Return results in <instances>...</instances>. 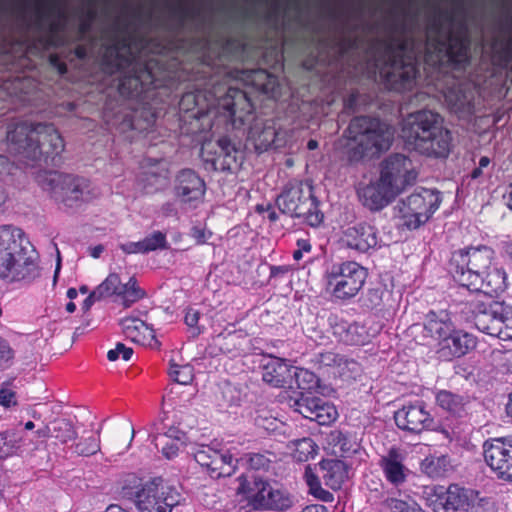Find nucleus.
Masks as SVG:
<instances>
[{
	"mask_svg": "<svg viewBox=\"0 0 512 512\" xmlns=\"http://www.w3.org/2000/svg\"><path fill=\"white\" fill-rule=\"evenodd\" d=\"M142 241L145 253L155 251L157 249L167 248L166 234L161 231H154L152 234L145 237Z\"/></svg>",
	"mask_w": 512,
	"mask_h": 512,
	"instance_id": "obj_58",
	"label": "nucleus"
},
{
	"mask_svg": "<svg viewBox=\"0 0 512 512\" xmlns=\"http://www.w3.org/2000/svg\"><path fill=\"white\" fill-rule=\"evenodd\" d=\"M453 329V323L446 310L430 311L427 313L424 330L428 336L442 341Z\"/></svg>",
	"mask_w": 512,
	"mask_h": 512,
	"instance_id": "obj_34",
	"label": "nucleus"
},
{
	"mask_svg": "<svg viewBox=\"0 0 512 512\" xmlns=\"http://www.w3.org/2000/svg\"><path fill=\"white\" fill-rule=\"evenodd\" d=\"M39 183L57 203L66 208H76L94 197L93 188L86 178L59 172L41 176Z\"/></svg>",
	"mask_w": 512,
	"mask_h": 512,
	"instance_id": "obj_7",
	"label": "nucleus"
},
{
	"mask_svg": "<svg viewBox=\"0 0 512 512\" xmlns=\"http://www.w3.org/2000/svg\"><path fill=\"white\" fill-rule=\"evenodd\" d=\"M21 438L14 430L0 432V461L12 456L20 447Z\"/></svg>",
	"mask_w": 512,
	"mask_h": 512,
	"instance_id": "obj_48",
	"label": "nucleus"
},
{
	"mask_svg": "<svg viewBox=\"0 0 512 512\" xmlns=\"http://www.w3.org/2000/svg\"><path fill=\"white\" fill-rule=\"evenodd\" d=\"M38 277V255L22 230L0 226V279L6 283H31Z\"/></svg>",
	"mask_w": 512,
	"mask_h": 512,
	"instance_id": "obj_3",
	"label": "nucleus"
},
{
	"mask_svg": "<svg viewBox=\"0 0 512 512\" xmlns=\"http://www.w3.org/2000/svg\"><path fill=\"white\" fill-rule=\"evenodd\" d=\"M446 101L451 110L461 115H470L474 108V95L471 90L462 86L453 87L445 94Z\"/></svg>",
	"mask_w": 512,
	"mask_h": 512,
	"instance_id": "obj_38",
	"label": "nucleus"
},
{
	"mask_svg": "<svg viewBox=\"0 0 512 512\" xmlns=\"http://www.w3.org/2000/svg\"><path fill=\"white\" fill-rule=\"evenodd\" d=\"M244 80L247 84L255 87L257 90L274 95L278 87L277 77L268 73L264 69H255L245 72Z\"/></svg>",
	"mask_w": 512,
	"mask_h": 512,
	"instance_id": "obj_40",
	"label": "nucleus"
},
{
	"mask_svg": "<svg viewBox=\"0 0 512 512\" xmlns=\"http://www.w3.org/2000/svg\"><path fill=\"white\" fill-rule=\"evenodd\" d=\"M100 429L97 430V436H82L74 445V452L79 456L89 457L98 453L101 449Z\"/></svg>",
	"mask_w": 512,
	"mask_h": 512,
	"instance_id": "obj_47",
	"label": "nucleus"
},
{
	"mask_svg": "<svg viewBox=\"0 0 512 512\" xmlns=\"http://www.w3.org/2000/svg\"><path fill=\"white\" fill-rule=\"evenodd\" d=\"M420 470L428 477L438 479L449 475L453 471V464L449 455L431 454L421 461Z\"/></svg>",
	"mask_w": 512,
	"mask_h": 512,
	"instance_id": "obj_37",
	"label": "nucleus"
},
{
	"mask_svg": "<svg viewBox=\"0 0 512 512\" xmlns=\"http://www.w3.org/2000/svg\"><path fill=\"white\" fill-rule=\"evenodd\" d=\"M255 489L256 491L252 496V504L256 508L283 510L291 505L289 497L262 479L255 478Z\"/></svg>",
	"mask_w": 512,
	"mask_h": 512,
	"instance_id": "obj_26",
	"label": "nucleus"
},
{
	"mask_svg": "<svg viewBox=\"0 0 512 512\" xmlns=\"http://www.w3.org/2000/svg\"><path fill=\"white\" fill-rule=\"evenodd\" d=\"M418 176L413 162L403 154H393L386 159V205L414 185Z\"/></svg>",
	"mask_w": 512,
	"mask_h": 512,
	"instance_id": "obj_16",
	"label": "nucleus"
},
{
	"mask_svg": "<svg viewBox=\"0 0 512 512\" xmlns=\"http://www.w3.org/2000/svg\"><path fill=\"white\" fill-rule=\"evenodd\" d=\"M248 467L255 471H268L273 460L266 454L250 453L243 458Z\"/></svg>",
	"mask_w": 512,
	"mask_h": 512,
	"instance_id": "obj_57",
	"label": "nucleus"
},
{
	"mask_svg": "<svg viewBox=\"0 0 512 512\" xmlns=\"http://www.w3.org/2000/svg\"><path fill=\"white\" fill-rule=\"evenodd\" d=\"M502 310H504L502 304H493L490 312L476 316V319L473 321L475 327L487 335L498 337L501 333L500 319Z\"/></svg>",
	"mask_w": 512,
	"mask_h": 512,
	"instance_id": "obj_39",
	"label": "nucleus"
},
{
	"mask_svg": "<svg viewBox=\"0 0 512 512\" xmlns=\"http://www.w3.org/2000/svg\"><path fill=\"white\" fill-rule=\"evenodd\" d=\"M333 440L337 441L336 446H339L343 456L349 455L350 453L356 452L357 450V444L355 442H350L347 436L341 432H338L334 436Z\"/></svg>",
	"mask_w": 512,
	"mask_h": 512,
	"instance_id": "obj_64",
	"label": "nucleus"
},
{
	"mask_svg": "<svg viewBox=\"0 0 512 512\" xmlns=\"http://www.w3.org/2000/svg\"><path fill=\"white\" fill-rule=\"evenodd\" d=\"M64 3L0 2V9L16 12L17 25L43 48L86 41L76 47V56L84 59L90 54L101 55L105 71L122 74L119 92L127 97L154 84L157 61L147 54L161 52L167 46L154 45V39L143 34L146 28L180 36L202 21L200 9L187 5L190 2H165L169 5L160 15L153 7L145 18L140 9L130 10L126 5L113 10L108 5L99 8L98 2H80L70 13Z\"/></svg>",
	"mask_w": 512,
	"mask_h": 512,
	"instance_id": "obj_1",
	"label": "nucleus"
},
{
	"mask_svg": "<svg viewBox=\"0 0 512 512\" xmlns=\"http://www.w3.org/2000/svg\"><path fill=\"white\" fill-rule=\"evenodd\" d=\"M132 355V348L126 347L123 343H117L114 349L108 351L107 358L109 361H116L121 356L123 360L128 361L131 359Z\"/></svg>",
	"mask_w": 512,
	"mask_h": 512,
	"instance_id": "obj_62",
	"label": "nucleus"
},
{
	"mask_svg": "<svg viewBox=\"0 0 512 512\" xmlns=\"http://www.w3.org/2000/svg\"><path fill=\"white\" fill-rule=\"evenodd\" d=\"M507 277L503 269L493 268L487 270L484 275V282L481 289L478 291H484L486 294L497 295L503 292L507 288Z\"/></svg>",
	"mask_w": 512,
	"mask_h": 512,
	"instance_id": "obj_41",
	"label": "nucleus"
},
{
	"mask_svg": "<svg viewBox=\"0 0 512 512\" xmlns=\"http://www.w3.org/2000/svg\"><path fill=\"white\" fill-rule=\"evenodd\" d=\"M477 345L476 338L463 331L453 329L448 336L438 342V357L445 361L460 358L473 350Z\"/></svg>",
	"mask_w": 512,
	"mask_h": 512,
	"instance_id": "obj_25",
	"label": "nucleus"
},
{
	"mask_svg": "<svg viewBox=\"0 0 512 512\" xmlns=\"http://www.w3.org/2000/svg\"><path fill=\"white\" fill-rule=\"evenodd\" d=\"M134 434L132 427L114 431L107 441L109 451L117 455L124 454L131 446Z\"/></svg>",
	"mask_w": 512,
	"mask_h": 512,
	"instance_id": "obj_42",
	"label": "nucleus"
},
{
	"mask_svg": "<svg viewBox=\"0 0 512 512\" xmlns=\"http://www.w3.org/2000/svg\"><path fill=\"white\" fill-rule=\"evenodd\" d=\"M180 434L184 436L183 433L170 428L164 435L155 437L156 447H158L160 444L162 445V454L167 459H172L178 454L179 446L177 441L181 439L179 436Z\"/></svg>",
	"mask_w": 512,
	"mask_h": 512,
	"instance_id": "obj_44",
	"label": "nucleus"
},
{
	"mask_svg": "<svg viewBox=\"0 0 512 512\" xmlns=\"http://www.w3.org/2000/svg\"><path fill=\"white\" fill-rule=\"evenodd\" d=\"M168 373L174 382L182 385L190 384L194 378V369L191 365H179L175 363L174 360H170V368Z\"/></svg>",
	"mask_w": 512,
	"mask_h": 512,
	"instance_id": "obj_52",
	"label": "nucleus"
},
{
	"mask_svg": "<svg viewBox=\"0 0 512 512\" xmlns=\"http://www.w3.org/2000/svg\"><path fill=\"white\" fill-rule=\"evenodd\" d=\"M218 146L220 148L218 157H222L224 165L227 167V169H231L232 164L237 162L236 154L238 151L232 145L231 141L226 137L220 138L218 140Z\"/></svg>",
	"mask_w": 512,
	"mask_h": 512,
	"instance_id": "obj_56",
	"label": "nucleus"
},
{
	"mask_svg": "<svg viewBox=\"0 0 512 512\" xmlns=\"http://www.w3.org/2000/svg\"><path fill=\"white\" fill-rule=\"evenodd\" d=\"M386 2V87L411 89L421 59L433 68L469 63V18L464 2Z\"/></svg>",
	"mask_w": 512,
	"mask_h": 512,
	"instance_id": "obj_2",
	"label": "nucleus"
},
{
	"mask_svg": "<svg viewBox=\"0 0 512 512\" xmlns=\"http://www.w3.org/2000/svg\"><path fill=\"white\" fill-rule=\"evenodd\" d=\"M317 361L320 365L325 367L337 368L338 365L345 364L344 356L332 351L319 353Z\"/></svg>",
	"mask_w": 512,
	"mask_h": 512,
	"instance_id": "obj_59",
	"label": "nucleus"
},
{
	"mask_svg": "<svg viewBox=\"0 0 512 512\" xmlns=\"http://www.w3.org/2000/svg\"><path fill=\"white\" fill-rule=\"evenodd\" d=\"M293 380L301 390H311L316 387L318 378L307 369L293 367Z\"/></svg>",
	"mask_w": 512,
	"mask_h": 512,
	"instance_id": "obj_55",
	"label": "nucleus"
},
{
	"mask_svg": "<svg viewBox=\"0 0 512 512\" xmlns=\"http://www.w3.org/2000/svg\"><path fill=\"white\" fill-rule=\"evenodd\" d=\"M120 325L125 336L132 342L141 345H151V341L155 340L154 330L138 318H123L120 321Z\"/></svg>",
	"mask_w": 512,
	"mask_h": 512,
	"instance_id": "obj_35",
	"label": "nucleus"
},
{
	"mask_svg": "<svg viewBox=\"0 0 512 512\" xmlns=\"http://www.w3.org/2000/svg\"><path fill=\"white\" fill-rule=\"evenodd\" d=\"M64 141L52 124L38 123V137L34 150H38L41 155L35 159H30L28 166L40 165L47 162L49 158L60 155L64 150Z\"/></svg>",
	"mask_w": 512,
	"mask_h": 512,
	"instance_id": "obj_23",
	"label": "nucleus"
},
{
	"mask_svg": "<svg viewBox=\"0 0 512 512\" xmlns=\"http://www.w3.org/2000/svg\"><path fill=\"white\" fill-rule=\"evenodd\" d=\"M319 468L324 484L333 490L340 489L348 478V466L342 460H322Z\"/></svg>",
	"mask_w": 512,
	"mask_h": 512,
	"instance_id": "obj_32",
	"label": "nucleus"
},
{
	"mask_svg": "<svg viewBox=\"0 0 512 512\" xmlns=\"http://www.w3.org/2000/svg\"><path fill=\"white\" fill-rule=\"evenodd\" d=\"M440 203L441 196L438 191L421 188L393 208L394 216L403 219L401 225L416 229L429 220Z\"/></svg>",
	"mask_w": 512,
	"mask_h": 512,
	"instance_id": "obj_10",
	"label": "nucleus"
},
{
	"mask_svg": "<svg viewBox=\"0 0 512 512\" xmlns=\"http://www.w3.org/2000/svg\"><path fill=\"white\" fill-rule=\"evenodd\" d=\"M180 495L165 486L161 478L146 482L135 492L134 503L139 512H171L178 505Z\"/></svg>",
	"mask_w": 512,
	"mask_h": 512,
	"instance_id": "obj_13",
	"label": "nucleus"
},
{
	"mask_svg": "<svg viewBox=\"0 0 512 512\" xmlns=\"http://www.w3.org/2000/svg\"><path fill=\"white\" fill-rule=\"evenodd\" d=\"M434 498L430 499V506L434 512H469L475 501L473 490L450 485L446 490L443 487L435 490Z\"/></svg>",
	"mask_w": 512,
	"mask_h": 512,
	"instance_id": "obj_19",
	"label": "nucleus"
},
{
	"mask_svg": "<svg viewBox=\"0 0 512 512\" xmlns=\"http://www.w3.org/2000/svg\"><path fill=\"white\" fill-rule=\"evenodd\" d=\"M327 289L339 300H349L362 289L367 270L354 261L334 264L325 275Z\"/></svg>",
	"mask_w": 512,
	"mask_h": 512,
	"instance_id": "obj_11",
	"label": "nucleus"
},
{
	"mask_svg": "<svg viewBox=\"0 0 512 512\" xmlns=\"http://www.w3.org/2000/svg\"><path fill=\"white\" fill-rule=\"evenodd\" d=\"M343 241L349 248L360 252H367L378 244L375 228L367 224H357L348 227L343 233Z\"/></svg>",
	"mask_w": 512,
	"mask_h": 512,
	"instance_id": "obj_28",
	"label": "nucleus"
},
{
	"mask_svg": "<svg viewBox=\"0 0 512 512\" xmlns=\"http://www.w3.org/2000/svg\"><path fill=\"white\" fill-rule=\"evenodd\" d=\"M358 196L362 204L371 211H381L384 207V164H379V177L375 182L360 188Z\"/></svg>",
	"mask_w": 512,
	"mask_h": 512,
	"instance_id": "obj_31",
	"label": "nucleus"
},
{
	"mask_svg": "<svg viewBox=\"0 0 512 512\" xmlns=\"http://www.w3.org/2000/svg\"><path fill=\"white\" fill-rule=\"evenodd\" d=\"M251 9L261 14L260 22L267 28L279 32L290 25V10L294 12V21L301 22L299 13L300 2H252Z\"/></svg>",
	"mask_w": 512,
	"mask_h": 512,
	"instance_id": "obj_17",
	"label": "nucleus"
},
{
	"mask_svg": "<svg viewBox=\"0 0 512 512\" xmlns=\"http://www.w3.org/2000/svg\"><path fill=\"white\" fill-rule=\"evenodd\" d=\"M347 132L350 139L358 142V145L349 152L351 161L380 156L384 135L378 119L368 116L355 117L351 120Z\"/></svg>",
	"mask_w": 512,
	"mask_h": 512,
	"instance_id": "obj_9",
	"label": "nucleus"
},
{
	"mask_svg": "<svg viewBox=\"0 0 512 512\" xmlns=\"http://www.w3.org/2000/svg\"><path fill=\"white\" fill-rule=\"evenodd\" d=\"M337 418V410L335 407L319 398L318 405H316V413L314 415V421L319 425H329Z\"/></svg>",
	"mask_w": 512,
	"mask_h": 512,
	"instance_id": "obj_54",
	"label": "nucleus"
},
{
	"mask_svg": "<svg viewBox=\"0 0 512 512\" xmlns=\"http://www.w3.org/2000/svg\"><path fill=\"white\" fill-rule=\"evenodd\" d=\"M437 405L448 413L441 422L438 431L449 442L464 441L469 434L471 425L467 420L468 411L466 398L448 390L436 393Z\"/></svg>",
	"mask_w": 512,
	"mask_h": 512,
	"instance_id": "obj_8",
	"label": "nucleus"
},
{
	"mask_svg": "<svg viewBox=\"0 0 512 512\" xmlns=\"http://www.w3.org/2000/svg\"><path fill=\"white\" fill-rule=\"evenodd\" d=\"M168 175V165L164 160L149 159L142 173V181L145 183V188L158 190L166 185Z\"/></svg>",
	"mask_w": 512,
	"mask_h": 512,
	"instance_id": "obj_36",
	"label": "nucleus"
},
{
	"mask_svg": "<svg viewBox=\"0 0 512 512\" xmlns=\"http://www.w3.org/2000/svg\"><path fill=\"white\" fill-rule=\"evenodd\" d=\"M293 366L280 358H271L263 366L262 379L272 387H291L293 382Z\"/></svg>",
	"mask_w": 512,
	"mask_h": 512,
	"instance_id": "obj_29",
	"label": "nucleus"
},
{
	"mask_svg": "<svg viewBox=\"0 0 512 512\" xmlns=\"http://www.w3.org/2000/svg\"><path fill=\"white\" fill-rule=\"evenodd\" d=\"M121 280L118 274L111 273L107 278L94 289V296L101 297L102 299L112 295H119L121 288Z\"/></svg>",
	"mask_w": 512,
	"mask_h": 512,
	"instance_id": "obj_50",
	"label": "nucleus"
},
{
	"mask_svg": "<svg viewBox=\"0 0 512 512\" xmlns=\"http://www.w3.org/2000/svg\"><path fill=\"white\" fill-rule=\"evenodd\" d=\"M213 94L218 99V105L229 113L234 125L237 122L244 124L249 120L253 107L245 92L233 87L216 85Z\"/></svg>",
	"mask_w": 512,
	"mask_h": 512,
	"instance_id": "obj_20",
	"label": "nucleus"
},
{
	"mask_svg": "<svg viewBox=\"0 0 512 512\" xmlns=\"http://www.w3.org/2000/svg\"><path fill=\"white\" fill-rule=\"evenodd\" d=\"M418 176L413 162L403 154H393L386 159V205L414 185Z\"/></svg>",
	"mask_w": 512,
	"mask_h": 512,
	"instance_id": "obj_15",
	"label": "nucleus"
},
{
	"mask_svg": "<svg viewBox=\"0 0 512 512\" xmlns=\"http://www.w3.org/2000/svg\"><path fill=\"white\" fill-rule=\"evenodd\" d=\"M344 362H345V364H341V365L337 366L336 372L341 377L355 378L360 371L359 364L356 361H354L352 359H347L345 357H344Z\"/></svg>",
	"mask_w": 512,
	"mask_h": 512,
	"instance_id": "obj_61",
	"label": "nucleus"
},
{
	"mask_svg": "<svg viewBox=\"0 0 512 512\" xmlns=\"http://www.w3.org/2000/svg\"><path fill=\"white\" fill-rule=\"evenodd\" d=\"M394 420L399 429L414 434L429 430L434 425V418L422 401L403 405L394 412Z\"/></svg>",
	"mask_w": 512,
	"mask_h": 512,
	"instance_id": "obj_21",
	"label": "nucleus"
},
{
	"mask_svg": "<svg viewBox=\"0 0 512 512\" xmlns=\"http://www.w3.org/2000/svg\"><path fill=\"white\" fill-rule=\"evenodd\" d=\"M329 323L333 334L346 344L361 345L367 340V332L364 326L356 322L349 323L338 316H332L329 318Z\"/></svg>",
	"mask_w": 512,
	"mask_h": 512,
	"instance_id": "obj_30",
	"label": "nucleus"
},
{
	"mask_svg": "<svg viewBox=\"0 0 512 512\" xmlns=\"http://www.w3.org/2000/svg\"><path fill=\"white\" fill-rule=\"evenodd\" d=\"M319 397L302 396L299 399H295L291 407L303 417L314 421V415L316 413V405H318Z\"/></svg>",
	"mask_w": 512,
	"mask_h": 512,
	"instance_id": "obj_53",
	"label": "nucleus"
},
{
	"mask_svg": "<svg viewBox=\"0 0 512 512\" xmlns=\"http://www.w3.org/2000/svg\"><path fill=\"white\" fill-rule=\"evenodd\" d=\"M405 458L406 452L397 447H391L386 455V481L399 492L412 474L404 464Z\"/></svg>",
	"mask_w": 512,
	"mask_h": 512,
	"instance_id": "obj_27",
	"label": "nucleus"
},
{
	"mask_svg": "<svg viewBox=\"0 0 512 512\" xmlns=\"http://www.w3.org/2000/svg\"><path fill=\"white\" fill-rule=\"evenodd\" d=\"M288 447L292 451V457L298 462H306L314 458L318 451V446L314 440L309 437L290 441Z\"/></svg>",
	"mask_w": 512,
	"mask_h": 512,
	"instance_id": "obj_43",
	"label": "nucleus"
},
{
	"mask_svg": "<svg viewBox=\"0 0 512 512\" xmlns=\"http://www.w3.org/2000/svg\"><path fill=\"white\" fill-rule=\"evenodd\" d=\"M494 251L486 245L468 247L452 254L450 272L456 282L469 291H479L484 275L491 268Z\"/></svg>",
	"mask_w": 512,
	"mask_h": 512,
	"instance_id": "obj_5",
	"label": "nucleus"
},
{
	"mask_svg": "<svg viewBox=\"0 0 512 512\" xmlns=\"http://www.w3.org/2000/svg\"><path fill=\"white\" fill-rule=\"evenodd\" d=\"M194 459L212 478L231 476L237 463L228 451L222 452L204 445L194 452Z\"/></svg>",
	"mask_w": 512,
	"mask_h": 512,
	"instance_id": "obj_22",
	"label": "nucleus"
},
{
	"mask_svg": "<svg viewBox=\"0 0 512 512\" xmlns=\"http://www.w3.org/2000/svg\"><path fill=\"white\" fill-rule=\"evenodd\" d=\"M501 314V333L498 338L502 340H512V311L504 307Z\"/></svg>",
	"mask_w": 512,
	"mask_h": 512,
	"instance_id": "obj_60",
	"label": "nucleus"
},
{
	"mask_svg": "<svg viewBox=\"0 0 512 512\" xmlns=\"http://www.w3.org/2000/svg\"><path fill=\"white\" fill-rule=\"evenodd\" d=\"M483 450L487 465L498 479L505 481L512 470V434L485 441Z\"/></svg>",
	"mask_w": 512,
	"mask_h": 512,
	"instance_id": "obj_18",
	"label": "nucleus"
},
{
	"mask_svg": "<svg viewBox=\"0 0 512 512\" xmlns=\"http://www.w3.org/2000/svg\"><path fill=\"white\" fill-rule=\"evenodd\" d=\"M278 209L292 218H302L312 227H318L324 219L319 201L309 182H289L276 199Z\"/></svg>",
	"mask_w": 512,
	"mask_h": 512,
	"instance_id": "obj_6",
	"label": "nucleus"
},
{
	"mask_svg": "<svg viewBox=\"0 0 512 512\" xmlns=\"http://www.w3.org/2000/svg\"><path fill=\"white\" fill-rule=\"evenodd\" d=\"M51 437L66 444L69 441L75 440L77 431L72 422L65 418L55 419L51 422Z\"/></svg>",
	"mask_w": 512,
	"mask_h": 512,
	"instance_id": "obj_46",
	"label": "nucleus"
},
{
	"mask_svg": "<svg viewBox=\"0 0 512 512\" xmlns=\"http://www.w3.org/2000/svg\"><path fill=\"white\" fill-rule=\"evenodd\" d=\"M503 17L498 21L490 42L482 36V49L491 54L492 64L500 69H512V2H502Z\"/></svg>",
	"mask_w": 512,
	"mask_h": 512,
	"instance_id": "obj_12",
	"label": "nucleus"
},
{
	"mask_svg": "<svg viewBox=\"0 0 512 512\" xmlns=\"http://www.w3.org/2000/svg\"><path fill=\"white\" fill-rule=\"evenodd\" d=\"M386 509L390 512H425L410 496L404 498L387 497Z\"/></svg>",
	"mask_w": 512,
	"mask_h": 512,
	"instance_id": "obj_49",
	"label": "nucleus"
},
{
	"mask_svg": "<svg viewBox=\"0 0 512 512\" xmlns=\"http://www.w3.org/2000/svg\"><path fill=\"white\" fill-rule=\"evenodd\" d=\"M174 194L182 203L200 201L206 191L204 180L192 169H182L175 176Z\"/></svg>",
	"mask_w": 512,
	"mask_h": 512,
	"instance_id": "obj_24",
	"label": "nucleus"
},
{
	"mask_svg": "<svg viewBox=\"0 0 512 512\" xmlns=\"http://www.w3.org/2000/svg\"><path fill=\"white\" fill-rule=\"evenodd\" d=\"M121 288L119 296L122 297L123 305L125 307H130L145 296L144 290L137 285V282L133 277L130 278L126 284H122Z\"/></svg>",
	"mask_w": 512,
	"mask_h": 512,
	"instance_id": "obj_51",
	"label": "nucleus"
},
{
	"mask_svg": "<svg viewBox=\"0 0 512 512\" xmlns=\"http://www.w3.org/2000/svg\"><path fill=\"white\" fill-rule=\"evenodd\" d=\"M493 304H500L493 300V296L490 294H486L484 291L476 292V295L467 300L465 306L469 308L471 312V317L473 321L476 319V316L480 314H484L490 312L492 310Z\"/></svg>",
	"mask_w": 512,
	"mask_h": 512,
	"instance_id": "obj_45",
	"label": "nucleus"
},
{
	"mask_svg": "<svg viewBox=\"0 0 512 512\" xmlns=\"http://www.w3.org/2000/svg\"><path fill=\"white\" fill-rule=\"evenodd\" d=\"M276 131L271 124L261 119H254L249 127L247 140L258 153L266 151L275 141Z\"/></svg>",
	"mask_w": 512,
	"mask_h": 512,
	"instance_id": "obj_33",
	"label": "nucleus"
},
{
	"mask_svg": "<svg viewBox=\"0 0 512 512\" xmlns=\"http://www.w3.org/2000/svg\"><path fill=\"white\" fill-rule=\"evenodd\" d=\"M200 319V312L193 308H188L185 313V324L192 330V335L197 336L200 334L201 330L198 326V322Z\"/></svg>",
	"mask_w": 512,
	"mask_h": 512,
	"instance_id": "obj_63",
	"label": "nucleus"
},
{
	"mask_svg": "<svg viewBox=\"0 0 512 512\" xmlns=\"http://www.w3.org/2000/svg\"><path fill=\"white\" fill-rule=\"evenodd\" d=\"M401 137L412 149L428 157L447 158L451 152V132L443 126L440 115L431 110L409 114L403 120Z\"/></svg>",
	"mask_w": 512,
	"mask_h": 512,
	"instance_id": "obj_4",
	"label": "nucleus"
},
{
	"mask_svg": "<svg viewBox=\"0 0 512 512\" xmlns=\"http://www.w3.org/2000/svg\"><path fill=\"white\" fill-rule=\"evenodd\" d=\"M6 134L8 151L20 162L28 166L30 159L41 155L38 150H34L38 137V123L12 122L8 125Z\"/></svg>",
	"mask_w": 512,
	"mask_h": 512,
	"instance_id": "obj_14",
	"label": "nucleus"
}]
</instances>
